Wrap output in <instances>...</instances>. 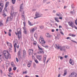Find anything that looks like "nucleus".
I'll return each instance as SVG.
<instances>
[{
  "mask_svg": "<svg viewBox=\"0 0 77 77\" xmlns=\"http://www.w3.org/2000/svg\"><path fill=\"white\" fill-rule=\"evenodd\" d=\"M41 55H38L37 56V58L39 60V61L41 60Z\"/></svg>",
  "mask_w": 77,
  "mask_h": 77,
  "instance_id": "4468645a",
  "label": "nucleus"
},
{
  "mask_svg": "<svg viewBox=\"0 0 77 77\" xmlns=\"http://www.w3.org/2000/svg\"><path fill=\"white\" fill-rule=\"evenodd\" d=\"M5 11H6V12H7V9H6L5 10V9L3 11V12L4 13L3 15L4 16L5 15V16L6 17V15H5Z\"/></svg>",
  "mask_w": 77,
  "mask_h": 77,
  "instance_id": "b1692460",
  "label": "nucleus"
},
{
  "mask_svg": "<svg viewBox=\"0 0 77 77\" xmlns=\"http://www.w3.org/2000/svg\"><path fill=\"white\" fill-rule=\"evenodd\" d=\"M36 30V28H33L32 29H31V31L32 32H34L35 30Z\"/></svg>",
  "mask_w": 77,
  "mask_h": 77,
  "instance_id": "7c9ffc66",
  "label": "nucleus"
},
{
  "mask_svg": "<svg viewBox=\"0 0 77 77\" xmlns=\"http://www.w3.org/2000/svg\"><path fill=\"white\" fill-rule=\"evenodd\" d=\"M23 33L25 35H27V31H24Z\"/></svg>",
  "mask_w": 77,
  "mask_h": 77,
  "instance_id": "58836bf2",
  "label": "nucleus"
},
{
  "mask_svg": "<svg viewBox=\"0 0 77 77\" xmlns=\"http://www.w3.org/2000/svg\"><path fill=\"white\" fill-rule=\"evenodd\" d=\"M11 17H10V19L12 20V18H13V17H14H14H15L17 15V13L16 12H14L13 11H12L11 12Z\"/></svg>",
  "mask_w": 77,
  "mask_h": 77,
  "instance_id": "20e7f679",
  "label": "nucleus"
},
{
  "mask_svg": "<svg viewBox=\"0 0 77 77\" xmlns=\"http://www.w3.org/2000/svg\"><path fill=\"white\" fill-rule=\"evenodd\" d=\"M31 66V63H29L27 65L28 67H30Z\"/></svg>",
  "mask_w": 77,
  "mask_h": 77,
  "instance_id": "72a5a7b5",
  "label": "nucleus"
},
{
  "mask_svg": "<svg viewBox=\"0 0 77 77\" xmlns=\"http://www.w3.org/2000/svg\"><path fill=\"white\" fill-rule=\"evenodd\" d=\"M23 3L21 4L20 6V11H22V9H23Z\"/></svg>",
  "mask_w": 77,
  "mask_h": 77,
  "instance_id": "f3484780",
  "label": "nucleus"
},
{
  "mask_svg": "<svg viewBox=\"0 0 77 77\" xmlns=\"http://www.w3.org/2000/svg\"><path fill=\"white\" fill-rule=\"evenodd\" d=\"M23 29L24 30V31H27V29L25 27H23Z\"/></svg>",
  "mask_w": 77,
  "mask_h": 77,
  "instance_id": "79ce46f5",
  "label": "nucleus"
},
{
  "mask_svg": "<svg viewBox=\"0 0 77 77\" xmlns=\"http://www.w3.org/2000/svg\"><path fill=\"white\" fill-rule=\"evenodd\" d=\"M39 42H40V44H45L46 43L45 41L44 40V38L42 36H40L39 39Z\"/></svg>",
  "mask_w": 77,
  "mask_h": 77,
  "instance_id": "7ed1b4c3",
  "label": "nucleus"
},
{
  "mask_svg": "<svg viewBox=\"0 0 77 77\" xmlns=\"http://www.w3.org/2000/svg\"><path fill=\"white\" fill-rule=\"evenodd\" d=\"M60 33H61V35H64V34H63V32H60Z\"/></svg>",
  "mask_w": 77,
  "mask_h": 77,
  "instance_id": "13d9d810",
  "label": "nucleus"
},
{
  "mask_svg": "<svg viewBox=\"0 0 77 77\" xmlns=\"http://www.w3.org/2000/svg\"><path fill=\"white\" fill-rule=\"evenodd\" d=\"M42 15H43L42 14H40L39 13L36 12L35 14V16L36 17H34V19H36V18H39V17H42Z\"/></svg>",
  "mask_w": 77,
  "mask_h": 77,
  "instance_id": "f03ea898",
  "label": "nucleus"
},
{
  "mask_svg": "<svg viewBox=\"0 0 77 77\" xmlns=\"http://www.w3.org/2000/svg\"><path fill=\"white\" fill-rule=\"evenodd\" d=\"M34 37H35V38H37V34L35 33L34 34Z\"/></svg>",
  "mask_w": 77,
  "mask_h": 77,
  "instance_id": "49530a36",
  "label": "nucleus"
},
{
  "mask_svg": "<svg viewBox=\"0 0 77 77\" xmlns=\"http://www.w3.org/2000/svg\"><path fill=\"white\" fill-rule=\"evenodd\" d=\"M16 1V0H12V2L13 4H15V3Z\"/></svg>",
  "mask_w": 77,
  "mask_h": 77,
  "instance_id": "2f4dec72",
  "label": "nucleus"
},
{
  "mask_svg": "<svg viewBox=\"0 0 77 77\" xmlns=\"http://www.w3.org/2000/svg\"><path fill=\"white\" fill-rule=\"evenodd\" d=\"M21 51V49H20L17 54L18 57L20 60H21V57L20 54Z\"/></svg>",
  "mask_w": 77,
  "mask_h": 77,
  "instance_id": "423d86ee",
  "label": "nucleus"
},
{
  "mask_svg": "<svg viewBox=\"0 0 77 77\" xmlns=\"http://www.w3.org/2000/svg\"><path fill=\"white\" fill-rule=\"evenodd\" d=\"M76 20H75V24H76V25H77V19H76Z\"/></svg>",
  "mask_w": 77,
  "mask_h": 77,
  "instance_id": "3c124183",
  "label": "nucleus"
},
{
  "mask_svg": "<svg viewBox=\"0 0 77 77\" xmlns=\"http://www.w3.org/2000/svg\"><path fill=\"white\" fill-rule=\"evenodd\" d=\"M11 65L13 67H14V66H15V64H14V62H11Z\"/></svg>",
  "mask_w": 77,
  "mask_h": 77,
  "instance_id": "c756f323",
  "label": "nucleus"
},
{
  "mask_svg": "<svg viewBox=\"0 0 77 77\" xmlns=\"http://www.w3.org/2000/svg\"><path fill=\"white\" fill-rule=\"evenodd\" d=\"M69 77H73V72L72 73L71 75H70Z\"/></svg>",
  "mask_w": 77,
  "mask_h": 77,
  "instance_id": "f704fd0d",
  "label": "nucleus"
},
{
  "mask_svg": "<svg viewBox=\"0 0 77 77\" xmlns=\"http://www.w3.org/2000/svg\"><path fill=\"white\" fill-rule=\"evenodd\" d=\"M3 54L4 55L6 59H8V58L11 59V55L8 52V51H7V52H6V51H4Z\"/></svg>",
  "mask_w": 77,
  "mask_h": 77,
  "instance_id": "f257e3e1",
  "label": "nucleus"
},
{
  "mask_svg": "<svg viewBox=\"0 0 77 77\" xmlns=\"http://www.w3.org/2000/svg\"><path fill=\"white\" fill-rule=\"evenodd\" d=\"M60 58L61 60H62V59H63V57H60Z\"/></svg>",
  "mask_w": 77,
  "mask_h": 77,
  "instance_id": "6e6d98bb",
  "label": "nucleus"
},
{
  "mask_svg": "<svg viewBox=\"0 0 77 77\" xmlns=\"http://www.w3.org/2000/svg\"><path fill=\"white\" fill-rule=\"evenodd\" d=\"M54 20L57 21V23H59V21L58 20V18L55 17L54 18Z\"/></svg>",
  "mask_w": 77,
  "mask_h": 77,
  "instance_id": "bb28decb",
  "label": "nucleus"
},
{
  "mask_svg": "<svg viewBox=\"0 0 77 77\" xmlns=\"http://www.w3.org/2000/svg\"><path fill=\"white\" fill-rule=\"evenodd\" d=\"M26 54V51L25 50H23V57L24 58L25 57Z\"/></svg>",
  "mask_w": 77,
  "mask_h": 77,
  "instance_id": "dca6fc26",
  "label": "nucleus"
},
{
  "mask_svg": "<svg viewBox=\"0 0 77 77\" xmlns=\"http://www.w3.org/2000/svg\"><path fill=\"white\" fill-rule=\"evenodd\" d=\"M23 24H24V27H25L26 26V22H23Z\"/></svg>",
  "mask_w": 77,
  "mask_h": 77,
  "instance_id": "8fccbe9b",
  "label": "nucleus"
},
{
  "mask_svg": "<svg viewBox=\"0 0 77 77\" xmlns=\"http://www.w3.org/2000/svg\"><path fill=\"white\" fill-rule=\"evenodd\" d=\"M38 46L39 50V51L38 52V54H44V52L43 51V49L40 48V47H39L38 45Z\"/></svg>",
  "mask_w": 77,
  "mask_h": 77,
  "instance_id": "39448f33",
  "label": "nucleus"
},
{
  "mask_svg": "<svg viewBox=\"0 0 77 77\" xmlns=\"http://www.w3.org/2000/svg\"><path fill=\"white\" fill-rule=\"evenodd\" d=\"M9 19V18L8 17L7 18V20H6V23H8V22H9V20H8Z\"/></svg>",
  "mask_w": 77,
  "mask_h": 77,
  "instance_id": "e433bc0d",
  "label": "nucleus"
},
{
  "mask_svg": "<svg viewBox=\"0 0 77 77\" xmlns=\"http://www.w3.org/2000/svg\"><path fill=\"white\" fill-rule=\"evenodd\" d=\"M9 32H10L11 33V32H12V30L11 29H9Z\"/></svg>",
  "mask_w": 77,
  "mask_h": 77,
  "instance_id": "338daca9",
  "label": "nucleus"
},
{
  "mask_svg": "<svg viewBox=\"0 0 77 77\" xmlns=\"http://www.w3.org/2000/svg\"><path fill=\"white\" fill-rule=\"evenodd\" d=\"M32 59H34V60H35V57L34 56L32 55Z\"/></svg>",
  "mask_w": 77,
  "mask_h": 77,
  "instance_id": "5fc2aeb1",
  "label": "nucleus"
},
{
  "mask_svg": "<svg viewBox=\"0 0 77 77\" xmlns=\"http://www.w3.org/2000/svg\"><path fill=\"white\" fill-rule=\"evenodd\" d=\"M67 74V71L66 69H65L64 71V73L63 75V76H65Z\"/></svg>",
  "mask_w": 77,
  "mask_h": 77,
  "instance_id": "6ab92c4d",
  "label": "nucleus"
},
{
  "mask_svg": "<svg viewBox=\"0 0 77 77\" xmlns=\"http://www.w3.org/2000/svg\"><path fill=\"white\" fill-rule=\"evenodd\" d=\"M3 24L2 23V22L1 21H0V26L2 27V26H3Z\"/></svg>",
  "mask_w": 77,
  "mask_h": 77,
  "instance_id": "c9c22d12",
  "label": "nucleus"
},
{
  "mask_svg": "<svg viewBox=\"0 0 77 77\" xmlns=\"http://www.w3.org/2000/svg\"><path fill=\"white\" fill-rule=\"evenodd\" d=\"M21 31H19L18 32V38L19 39H20V38H21L22 36V35H21Z\"/></svg>",
  "mask_w": 77,
  "mask_h": 77,
  "instance_id": "1a4fd4ad",
  "label": "nucleus"
},
{
  "mask_svg": "<svg viewBox=\"0 0 77 77\" xmlns=\"http://www.w3.org/2000/svg\"><path fill=\"white\" fill-rule=\"evenodd\" d=\"M50 60V58L48 59L46 62V63H48V61H49V60Z\"/></svg>",
  "mask_w": 77,
  "mask_h": 77,
  "instance_id": "4d7b16f0",
  "label": "nucleus"
},
{
  "mask_svg": "<svg viewBox=\"0 0 77 77\" xmlns=\"http://www.w3.org/2000/svg\"><path fill=\"white\" fill-rule=\"evenodd\" d=\"M8 46L10 49H11V48H12V44L11 43L8 44Z\"/></svg>",
  "mask_w": 77,
  "mask_h": 77,
  "instance_id": "412c9836",
  "label": "nucleus"
},
{
  "mask_svg": "<svg viewBox=\"0 0 77 77\" xmlns=\"http://www.w3.org/2000/svg\"><path fill=\"white\" fill-rule=\"evenodd\" d=\"M59 49H60V50L61 51H65V50H66V49L65 48V46H60Z\"/></svg>",
  "mask_w": 77,
  "mask_h": 77,
  "instance_id": "9b49d317",
  "label": "nucleus"
},
{
  "mask_svg": "<svg viewBox=\"0 0 77 77\" xmlns=\"http://www.w3.org/2000/svg\"><path fill=\"white\" fill-rule=\"evenodd\" d=\"M28 23L29 25H30V26H33V24H32V23H31V22L30 21L28 20Z\"/></svg>",
  "mask_w": 77,
  "mask_h": 77,
  "instance_id": "393cba45",
  "label": "nucleus"
},
{
  "mask_svg": "<svg viewBox=\"0 0 77 77\" xmlns=\"http://www.w3.org/2000/svg\"><path fill=\"white\" fill-rule=\"evenodd\" d=\"M28 52L29 55H32L33 53V49H29Z\"/></svg>",
  "mask_w": 77,
  "mask_h": 77,
  "instance_id": "6e6552de",
  "label": "nucleus"
},
{
  "mask_svg": "<svg viewBox=\"0 0 77 77\" xmlns=\"http://www.w3.org/2000/svg\"><path fill=\"white\" fill-rule=\"evenodd\" d=\"M71 41H72V42H75V43L76 44H77V42H75V41H73V40H71Z\"/></svg>",
  "mask_w": 77,
  "mask_h": 77,
  "instance_id": "de8ad7c7",
  "label": "nucleus"
},
{
  "mask_svg": "<svg viewBox=\"0 0 77 77\" xmlns=\"http://www.w3.org/2000/svg\"><path fill=\"white\" fill-rule=\"evenodd\" d=\"M9 74L10 75H13V73H9Z\"/></svg>",
  "mask_w": 77,
  "mask_h": 77,
  "instance_id": "69168bd1",
  "label": "nucleus"
},
{
  "mask_svg": "<svg viewBox=\"0 0 77 77\" xmlns=\"http://www.w3.org/2000/svg\"><path fill=\"white\" fill-rule=\"evenodd\" d=\"M60 47L59 45H57V44L55 45V47L57 49H59Z\"/></svg>",
  "mask_w": 77,
  "mask_h": 77,
  "instance_id": "aec40b11",
  "label": "nucleus"
},
{
  "mask_svg": "<svg viewBox=\"0 0 77 77\" xmlns=\"http://www.w3.org/2000/svg\"><path fill=\"white\" fill-rule=\"evenodd\" d=\"M75 35H73V34H72V37H75Z\"/></svg>",
  "mask_w": 77,
  "mask_h": 77,
  "instance_id": "052dcab7",
  "label": "nucleus"
},
{
  "mask_svg": "<svg viewBox=\"0 0 77 77\" xmlns=\"http://www.w3.org/2000/svg\"><path fill=\"white\" fill-rule=\"evenodd\" d=\"M9 2H6V4H5V9H6V8H7V7H8V5H9Z\"/></svg>",
  "mask_w": 77,
  "mask_h": 77,
  "instance_id": "5701e85b",
  "label": "nucleus"
},
{
  "mask_svg": "<svg viewBox=\"0 0 77 77\" xmlns=\"http://www.w3.org/2000/svg\"><path fill=\"white\" fill-rule=\"evenodd\" d=\"M66 39H70V40H71V37H67V38H66Z\"/></svg>",
  "mask_w": 77,
  "mask_h": 77,
  "instance_id": "a18cd8bd",
  "label": "nucleus"
},
{
  "mask_svg": "<svg viewBox=\"0 0 77 77\" xmlns=\"http://www.w3.org/2000/svg\"><path fill=\"white\" fill-rule=\"evenodd\" d=\"M22 18L23 20H25L26 18H25V17H24V11H23V13L22 15Z\"/></svg>",
  "mask_w": 77,
  "mask_h": 77,
  "instance_id": "f8f14e48",
  "label": "nucleus"
},
{
  "mask_svg": "<svg viewBox=\"0 0 77 77\" xmlns=\"http://www.w3.org/2000/svg\"><path fill=\"white\" fill-rule=\"evenodd\" d=\"M68 57V55H65L64 56V57L66 59V58H67Z\"/></svg>",
  "mask_w": 77,
  "mask_h": 77,
  "instance_id": "603ef678",
  "label": "nucleus"
},
{
  "mask_svg": "<svg viewBox=\"0 0 77 77\" xmlns=\"http://www.w3.org/2000/svg\"><path fill=\"white\" fill-rule=\"evenodd\" d=\"M3 8V4L0 2V12H2Z\"/></svg>",
  "mask_w": 77,
  "mask_h": 77,
  "instance_id": "0eeeda50",
  "label": "nucleus"
},
{
  "mask_svg": "<svg viewBox=\"0 0 77 77\" xmlns=\"http://www.w3.org/2000/svg\"><path fill=\"white\" fill-rule=\"evenodd\" d=\"M60 77V74H59L58 75V77Z\"/></svg>",
  "mask_w": 77,
  "mask_h": 77,
  "instance_id": "774afa93",
  "label": "nucleus"
},
{
  "mask_svg": "<svg viewBox=\"0 0 77 77\" xmlns=\"http://www.w3.org/2000/svg\"><path fill=\"white\" fill-rule=\"evenodd\" d=\"M56 11H55V10H53V13H56Z\"/></svg>",
  "mask_w": 77,
  "mask_h": 77,
  "instance_id": "e2e57ef3",
  "label": "nucleus"
},
{
  "mask_svg": "<svg viewBox=\"0 0 77 77\" xmlns=\"http://www.w3.org/2000/svg\"><path fill=\"white\" fill-rule=\"evenodd\" d=\"M11 70H12V68H11V67L9 68V72H11Z\"/></svg>",
  "mask_w": 77,
  "mask_h": 77,
  "instance_id": "c03bdc74",
  "label": "nucleus"
},
{
  "mask_svg": "<svg viewBox=\"0 0 77 77\" xmlns=\"http://www.w3.org/2000/svg\"><path fill=\"white\" fill-rule=\"evenodd\" d=\"M56 16H57V17H61V15H60V13H59V14H56Z\"/></svg>",
  "mask_w": 77,
  "mask_h": 77,
  "instance_id": "c85d7f7f",
  "label": "nucleus"
},
{
  "mask_svg": "<svg viewBox=\"0 0 77 77\" xmlns=\"http://www.w3.org/2000/svg\"><path fill=\"white\" fill-rule=\"evenodd\" d=\"M42 45L43 46V47H44L46 48H48V46L47 45Z\"/></svg>",
  "mask_w": 77,
  "mask_h": 77,
  "instance_id": "a878e982",
  "label": "nucleus"
},
{
  "mask_svg": "<svg viewBox=\"0 0 77 77\" xmlns=\"http://www.w3.org/2000/svg\"><path fill=\"white\" fill-rule=\"evenodd\" d=\"M8 34L9 36H11V32H8Z\"/></svg>",
  "mask_w": 77,
  "mask_h": 77,
  "instance_id": "ea45409f",
  "label": "nucleus"
},
{
  "mask_svg": "<svg viewBox=\"0 0 77 77\" xmlns=\"http://www.w3.org/2000/svg\"><path fill=\"white\" fill-rule=\"evenodd\" d=\"M68 24H69V25L70 26H71V27H72V28L74 27V26H73V24H74L72 22H68Z\"/></svg>",
  "mask_w": 77,
  "mask_h": 77,
  "instance_id": "ddd939ff",
  "label": "nucleus"
},
{
  "mask_svg": "<svg viewBox=\"0 0 77 77\" xmlns=\"http://www.w3.org/2000/svg\"><path fill=\"white\" fill-rule=\"evenodd\" d=\"M33 44H34V45H36V42H34Z\"/></svg>",
  "mask_w": 77,
  "mask_h": 77,
  "instance_id": "bf43d9fd",
  "label": "nucleus"
},
{
  "mask_svg": "<svg viewBox=\"0 0 77 77\" xmlns=\"http://www.w3.org/2000/svg\"><path fill=\"white\" fill-rule=\"evenodd\" d=\"M27 71H25V72H23V74H27Z\"/></svg>",
  "mask_w": 77,
  "mask_h": 77,
  "instance_id": "37998d69",
  "label": "nucleus"
},
{
  "mask_svg": "<svg viewBox=\"0 0 77 77\" xmlns=\"http://www.w3.org/2000/svg\"><path fill=\"white\" fill-rule=\"evenodd\" d=\"M34 61L36 63H38V61L37 59L34 60Z\"/></svg>",
  "mask_w": 77,
  "mask_h": 77,
  "instance_id": "a19ab883",
  "label": "nucleus"
},
{
  "mask_svg": "<svg viewBox=\"0 0 77 77\" xmlns=\"http://www.w3.org/2000/svg\"><path fill=\"white\" fill-rule=\"evenodd\" d=\"M17 69V67H15L13 68V70H14V71H15Z\"/></svg>",
  "mask_w": 77,
  "mask_h": 77,
  "instance_id": "09e8293b",
  "label": "nucleus"
},
{
  "mask_svg": "<svg viewBox=\"0 0 77 77\" xmlns=\"http://www.w3.org/2000/svg\"><path fill=\"white\" fill-rule=\"evenodd\" d=\"M73 77H77V74L75 72H73Z\"/></svg>",
  "mask_w": 77,
  "mask_h": 77,
  "instance_id": "4be33fe9",
  "label": "nucleus"
},
{
  "mask_svg": "<svg viewBox=\"0 0 77 77\" xmlns=\"http://www.w3.org/2000/svg\"><path fill=\"white\" fill-rule=\"evenodd\" d=\"M6 43H7V44L8 45V44H9V43H9L8 42H6Z\"/></svg>",
  "mask_w": 77,
  "mask_h": 77,
  "instance_id": "680f3d73",
  "label": "nucleus"
},
{
  "mask_svg": "<svg viewBox=\"0 0 77 77\" xmlns=\"http://www.w3.org/2000/svg\"><path fill=\"white\" fill-rule=\"evenodd\" d=\"M69 62L70 64H71V65H74V61H73V60H72V59H70Z\"/></svg>",
  "mask_w": 77,
  "mask_h": 77,
  "instance_id": "2eb2a0df",
  "label": "nucleus"
},
{
  "mask_svg": "<svg viewBox=\"0 0 77 77\" xmlns=\"http://www.w3.org/2000/svg\"><path fill=\"white\" fill-rule=\"evenodd\" d=\"M70 14H73V11H71L70 12Z\"/></svg>",
  "mask_w": 77,
  "mask_h": 77,
  "instance_id": "0e129e2a",
  "label": "nucleus"
},
{
  "mask_svg": "<svg viewBox=\"0 0 77 77\" xmlns=\"http://www.w3.org/2000/svg\"><path fill=\"white\" fill-rule=\"evenodd\" d=\"M39 28L41 29H43L44 27L43 26H39Z\"/></svg>",
  "mask_w": 77,
  "mask_h": 77,
  "instance_id": "4c0bfd02",
  "label": "nucleus"
},
{
  "mask_svg": "<svg viewBox=\"0 0 77 77\" xmlns=\"http://www.w3.org/2000/svg\"><path fill=\"white\" fill-rule=\"evenodd\" d=\"M33 67L34 68H36V63H33Z\"/></svg>",
  "mask_w": 77,
  "mask_h": 77,
  "instance_id": "473e14b6",
  "label": "nucleus"
},
{
  "mask_svg": "<svg viewBox=\"0 0 77 77\" xmlns=\"http://www.w3.org/2000/svg\"><path fill=\"white\" fill-rule=\"evenodd\" d=\"M47 57V56H44V63H45V60H46V58Z\"/></svg>",
  "mask_w": 77,
  "mask_h": 77,
  "instance_id": "cd10ccee",
  "label": "nucleus"
},
{
  "mask_svg": "<svg viewBox=\"0 0 77 77\" xmlns=\"http://www.w3.org/2000/svg\"><path fill=\"white\" fill-rule=\"evenodd\" d=\"M16 60L17 62H18V61H19V60H18V59L17 58H16Z\"/></svg>",
  "mask_w": 77,
  "mask_h": 77,
  "instance_id": "864d4df0",
  "label": "nucleus"
},
{
  "mask_svg": "<svg viewBox=\"0 0 77 77\" xmlns=\"http://www.w3.org/2000/svg\"><path fill=\"white\" fill-rule=\"evenodd\" d=\"M46 37H47V38H50L52 36H51V35H50V34L48 33H47V34L46 35Z\"/></svg>",
  "mask_w": 77,
  "mask_h": 77,
  "instance_id": "a211bd4d",
  "label": "nucleus"
},
{
  "mask_svg": "<svg viewBox=\"0 0 77 77\" xmlns=\"http://www.w3.org/2000/svg\"><path fill=\"white\" fill-rule=\"evenodd\" d=\"M16 41L15 40H14V42H13V43H14V47L15 53L16 52V45H17V43H15V42Z\"/></svg>",
  "mask_w": 77,
  "mask_h": 77,
  "instance_id": "9d476101",
  "label": "nucleus"
}]
</instances>
